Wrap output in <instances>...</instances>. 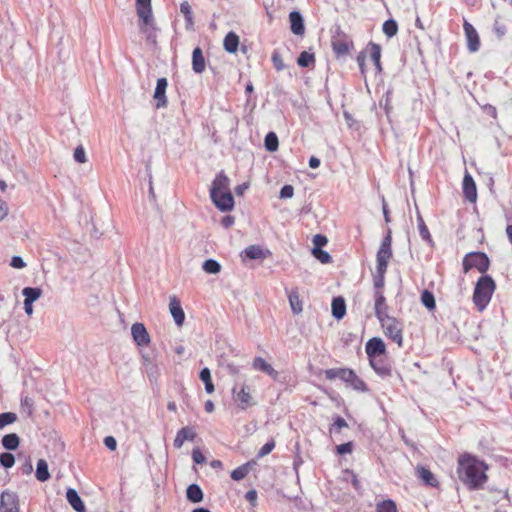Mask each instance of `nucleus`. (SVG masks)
Returning <instances> with one entry per match:
<instances>
[{"mask_svg":"<svg viewBox=\"0 0 512 512\" xmlns=\"http://www.w3.org/2000/svg\"><path fill=\"white\" fill-rule=\"evenodd\" d=\"M192 459L196 464H202L206 461L205 456L199 448H194L192 451Z\"/></svg>","mask_w":512,"mask_h":512,"instance_id":"obj_51","label":"nucleus"},{"mask_svg":"<svg viewBox=\"0 0 512 512\" xmlns=\"http://www.w3.org/2000/svg\"><path fill=\"white\" fill-rule=\"evenodd\" d=\"M464 31L467 39V45L470 52H476L480 48V39L476 29L472 24L465 21L464 22Z\"/></svg>","mask_w":512,"mask_h":512,"instance_id":"obj_9","label":"nucleus"},{"mask_svg":"<svg viewBox=\"0 0 512 512\" xmlns=\"http://www.w3.org/2000/svg\"><path fill=\"white\" fill-rule=\"evenodd\" d=\"M343 368L338 369H328L325 371V376L329 380H334L336 378H340L342 375L340 372H342Z\"/></svg>","mask_w":512,"mask_h":512,"instance_id":"obj_57","label":"nucleus"},{"mask_svg":"<svg viewBox=\"0 0 512 512\" xmlns=\"http://www.w3.org/2000/svg\"><path fill=\"white\" fill-rule=\"evenodd\" d=\"M192 69L197 74L205 70V58L200 47L194 48L192 52Z\"/></svg>","mask_w":512,"mask_h":512,"instance_id":"obj_22","label":"nucleus"},{"mask_svg":"<svg viewBox=\"0 0 512 512\" xmlns=\"http://www.w3.org/2000/svg\"><path fill=\"white\" fill-rule=\"evenodd\" d=\"M11 267L16 269H23L26 267V263L24 262L23 258L20 256H13L10 262Z\"/></svg>","mask_w":512,"mask_h":512,"instance_id":"obj_54","label":"nucleus"},{"mask_svg":"<svg viewBox=\"0 0 512 512\" xmlns=\"http://www.w3.org/2000/svg\"><path fill=\"white\" fill-rule=\"evenodd\" d=\"M290 28L293 34L303 36L305 32L304 19L300 12L292 11L289 14Z\"/></svg>","mask_w":512,"mask_h":512,"instance_id":"obj_16","label":"nucleus"},{"mask_svg":"<svg viewBox=\"0 0 512 512\" xmlns=\"http://www.w3.org/2000/svg\"><path fill=\"white\" fill-rule=\"evenodd\" d=\"M142 359H143V365L146 369V371L150 374V373H153V369H154V364L153 362L151 361V359L148 357V356H145L143 355L142 356Z\"/></svg>","mask_w":512,"mask_h":512,"instance_id":"obj_63","label":"nucleus"},{"mask_svg":"<svg viewBox=\"0 0 512 512\" xmlns=\"http://www.w3.org/2000/svg\"><path fill=\"white\" fill-rule=\"evenodd\" d=\"M346 313L345 301L342 297H336L332 300V315L334 318L340 320Z\"/></svg>","mask_w":512,"mask_h":512,"instance_id":"obj_29","label":"nucleus"},{"mask_svg":"<svg viewBox=\"0 0 512 512\" xmlns=\"http://www.w3.org/2000/svg\"><path fill=\"white\" fill-rule=\"evenodd\" d=\"M365 350L369 358L382 357L386 352V346L381 338L373 337L366 343Z\"/></svg>","mask_w":512,"mask_h":512,"instance_id":"obj_7","label":"nucleus"},{"mask_svg":"<svg viewBox=\"0 0 512 512\" xmlns=\"http://www.w3.org/2000/svg\"><path fill=\"white\" fill-rule=\"evenodd\" d=\"M169 310L175 323L178 326H181L185 320V313L182 309L179 299L176 296L170 297Z\"/></svg>","mask_w":512,"mask_h":512,"instance_id":"obj_14","label":"nucleus"},{"mask_svg":"<svg viewBox=\"0 0 512 512\" xmlns=\"http://www.w3.org/2000/svg\"><path fill=\"white\" fill-rule=\"evenodd\" d=\"M196 437V432L190 426H185L181 428L174 439L173 445L175 448L179 449L183 446L185 441H193Z\"/></svg>","mask_w":512,"mask_h":512,"instance_id":"obj_15","label":"nucleus"},{"mask_svg":"<svg viewBox=\"0 0 512 512\" xmlns=\"http://www.w3.org/2000/svg\"><path fill=\"white\" fill-rule=\"evenodd\" d=\"M345 427H348V424L347 422L345 421V419L341 418V417H337L336 420L334 421V424H333V428L337 431V432H340V430L342 428H345Z\"/></svg>","mask_w":512,"mask_h":512,"instance_id":"obj_60","label":"nucleus"},{"mask_svg":"<svg viewBox=\"0 0 512 512\" xmlns=\"http://www.w3.org/2000/svg\"><path fill=\"white\" fill-rule=\"evenodd\" d=\"M74 160L78 163H85L86 162V153L82 146H78L74 150L73 154Z\"/></svg>","mask_w":512,"mask_h":512,"instance_id":"obj_47","label":"nucleus"},{"mask_svg":"<svg viewBox=\"0 0 512 512\" xmlns=\"http://www.w3.org/2000/svg\"><path fill=\"white\" fill-rule=\"evenodd\" d=\"M374 297H375L374 309H375V315H376L377 319L381 320L384 317L389 316L387 314L388 306L386 304V299L383 295V292L381 290H376L374 292Z\"/></svg>","mask_w":512,"mask_h":512,"instance_id":"obj_17","label":"nucleus"},{"mask_svg":"<svg viewBox=\"0 0 512 512\" xmlns=\"http://www.w3.org/2000/svg\"><path fill=\"white\" fill-rule=\"evenodd\" d=\"M223 45H224V49L228 53H235L238 50V46H239L238 35L234 32H229L224 38Z\"/></svg>","mask_w":512,"mask_h":512,"instance_id":"obj_28","label":"nucleus"},{"mask_svg":"<svg viewBox=\"0 0 512 512\" xmlns=\"http://www.w3.org/2000/svg\"><path fill=\"white\" fill-rule=\"evenodd\" d=\"M352 443L347 442L337 446V452L340 455L348 454L352 452Z\"/></svg>","mask_w":512,"mask_h":512,"instance_id":"obj_58","label":"nucleus"},{"mask_svg":"<svg viewBox=\"0 0 512 512\" xmlns=\"http://www.w3.org/2000/svg\"><path fill=\"white\" fill-rule=\"evenodd\" d=\"M168 86V81L166 78L162 77L157 80L156 88L154 91V99L156 100V107L163 108L167 106V98H166V89Z\"/></svg>","mask_w":512,"mask_h":512,"instance_id":"obj_11","label":"nucleus"},{"mask_svg":"<svg viewBox=\"0 0 512 512\" xmlns=\"http://www.w3.org/2000/svg\"><path fill=\"white\" fill-rule=\"evenodd\" d=\"M370 56H371V59H372L374 65L380 71L381 70V64H380L381 48L378 44H375V43L370 44Z\"/></svg>","mask_w":512,"mask_h":512,"instance_id":"obj_39","label":"nucleus"},{"mask_svg":"<svg viewBox=\"0 0 512 512\" xmlns=\"http://www.w3.org/2000/svg\"><path fill=\"white\" fill-rule=\"evenodd\" d=\"M489 267V259L484 253L473 252L465 256L463 260V268L465 272L472 268H476L479 272L484 273Z\"/></svg>","mask_w":512,"mask_h":512,"instance_id":"obj_5","label":"nucleus"},{"mask_svg":"<svg viewBox=\"0 0 512 512\" xmlns=\"http://www.w3.org/2000/svg\"><path fill=\"white\" fill-rule=\"evenodd\" d=\"M273 66L277 71H281L285 68V64L281 55L278 52H274L272 55Z\"/></svg>","mask_w":512,"mask_h":512,"instance_id":"obj_48","label":"nucleus"},{"mask_svg":"<svg viewBox=\"0 0 512 512\" xmlns=\"http://www.w3.org/2000/svg\"><path fill=\"white\" fill-rule=\"evenodd\" d=\"M35 476L40 482H45L50 478L48 464L44 459L38 460Z\"/></svg>","mask_w":512,"mask_h":512,"instance_id":"obj_30","label":"nucleus"},{"mask_svg":"<svg viewBox=\"0 0 512 512\" xmlns=\"http://www.w3.org/2000/svg\"><path fill=\"white\" fill-rule=\"evenodd\" d=\"M20 444V438L16 433L6 434L2 438V445L6 450H16Z\"/></svg>","mask_w":512,"mask_h":512,"instance_id":"obj_31","label":"nucleus"},{"mask_svg":"<svg viewBox=\"0 0 512 512\" xmlns=\"http://www.w3.org/2000/svg\"><path fill=\"white\" fill-rule=\"evenodd\" d=\"M180 12L183 14V16L185 18L186 30H193L194 29V18H193L192 7L187 1H183L180 4Z\"/></svg>","mask_w":512,"mask_h":512,"instance_id":"obj_24","label":"nucleus"},{"mask_svg":"<svg viewBox=\"0 0 512 512\" xmlns=\"http://www.w3.org/2000/svg\"><path fill=\"white\" fill-rule=\"evenodd\" d=\"M137 16L139 18V30L150 43H156V27L152 12L151 0H136Z\"/></svg>","mask_w":512,"mask_h":512,"instance_id":"obj_2","label":"nucleus"},{"mask_svg":"<svg viewBox=\"0 0 512 512\" xmlns=\"http://www.w3.org/2000/svg\"><path fill=\"white\" fill-rule=\"evenodd\" d=\"M245 498L246 500L252 505V506H255L256 505V489H250L246 495H245Z\"/></svg>","mask_w":512,"mask_h":512,"instance_id":"obj_64","label":"nucleus"},{"mask_svg":"<svg viewBox=\"0 0 512 512\" xmlns=\"http://www.w3.org/2000/svg\"><path fill=\"white\" fill-rule=\"evenodd\" d=\"M1 512H20L19 499L16 493L5 490L0 496Z\"/></svg>","mask_w":512,"mask_h":512,"instance_id":"obj_6","label":"nucleus"},{"mask_svg":"<svg viewBox=\"0 0 512 512\" xmlns=\"http://www.w3.org/2000/svg\"><path fill=\"white\" fill-rule=\"evenodd\" d=\"M397 31H398V25H397L396 21H394L393 19H389L384 22L383 32L387 37L391 38V37L395 36L397 34Z\"/></svg>","mask_w":512,"mask_h":512,"instance_id":"obj_40","label":"nucleus"},{"mask_svg":"<svg viewBox=\"0 0 512 512\" xmlns=\"http://www.w3.org/2000/svg\"><path fill=\"white\" fill-rule=\"evenodd\" d=\"M379 322L381 323L385 336L401 347L403 344L402 323L392 316L384 317L379 320Z\"/></svg>","mask_w":512,"mask_h":512,"instance_id":"obj_4","label":"nucleus"},{"mask_svg":"<svg viewBox=\"0 0 512 512\" xmlns=\"http://www.w3.org/2000/svg\"><path fill=\"white\" fill-rule=\"evenodd\" d=\"M255 466H256V460L251 459L248 462H246V463L240 465L239 467H237L236 469H234L231 472L230 477L234 481H241L254 469Z\"/></svg>","mask_w":512,"mask_h":512,"instance_id":"obj_18","label":"nucleus"},{"mask_svg":"<svg viewBox=\"0 0 512 512\" xmlns=\"http://www.w3.org/2000/svg\"><path fill=\"white\" fill-rule=\"evenodd\" d=\"M104 444L111 451H114L117 447V441L113 436H106L104 438Z\"/></svg>","mask_w":512,"mask_h":512,"instance_id":"obj_59","label":"nucleus"},{"mask_svg":"<svg viewBox=\"0 0 512 512\" xmlns=\"http://www.w3.org/2000/svg\"><path fill=\"white\" fill-rule=\"evenodd\" d=\"M233 400L238 407H240L241 409H246L248 406L251 405L252 397L248 392H246L244 386H235L233 388Z\"/></svg>","mask_w":512,"mask_h":512,"instance_id":"obj_13","label":"nucleus"},{"mask_svg":"<svg viewBox=\"0 0 512 512\" xmlns=\"http://www.w3.org/2000/svg\"><path fill=\"white\" fill-rule=\"evenodd\" d=\"M294 194V188L291 185H284L280 190V198L288 199L292 198Z\"/></svg>","mask_w":512,"mask_h":512,"instance_id":"obj_50","label":"nucleus"},{"mask_svg":"<svg viewBox=\"0 0 512 512\" xmlns=\"http://www.w3.org/2000/svg\"><path fill=\"white\" fill-rule=\"evenodd\" d=\"M66 499L75 511L86 512V507H85L82 499L80 498L78 492L75 489H73V488L67 489Z\"/></svg>","mask_w":512,"mask_h":512,"instance_id":"obj_20","label":"nucleus"},{"mask_svg":"<svg viewBox=\"0 0 512 512\" xmlns=\"http://www.w3.org/2000/svg\"><path fill=\"white\" fill-rule=\"evenodd\" d=\"M487 466L475 457L465 455L459 459V478L471 489L482 486L487 480Z\"/></svg>","mask_w":512,"mask_h":512,"instance_id":"obj_1","label":"nucleus"},{"mask_svg":"<svg viewBox=\"0 0 512 512\" xmlns=\"http://www.w3.org/2000/svg\"><path fill=\"white\" fill-rule=\"evenodd\" d=\"M392 255V249L379 248L376 255V270L379 272H386L389 260L392 258Z\"/></svg>","mask_w":512,"mask_h":512,"instance_id":"obj_19","label":"nucleus"},{"mask_svg":"<svg viewBox=\"0 0 512 512\" xmlns=\"http://www.w3.org/2000/svg\"><path fill=\"white\" fill-rule=\"evenodd\" d=\"M230 181L229 178L223 173H219L214 179L211 189L210 196H217L219 193H230Z\"/></svg>","mask_w":512,"mask_h":512,"instance_id":"obj_8","label":"nucleus"},{"mask_svg":"<svg viewBox=\"0 0 512 512\" xmlns=\"http://www.w3.org/2000/svg\"><path fill=\"white\" fill-rule=\"evenodd\" d=\"M22 295L24 296V301L34 303L41 297L42 289L39 287H25L22 290Z\"/></svg>","mask_w":512,"mask_h":512,"instance_id":"obj_32","label":"nucleus"},{"mask_svg":"<svg viewBox=\"0 0 512 512\" xmlns=\"http://www.w3.org/2000/svg\"><path fill=\"white\" fill-rule=\"evenodd\" d=\"M463 192L470 202H475L477 198L476 185L469 173H466L463 179Z\"/></svg>","mask_w":512,"mask_h":512,"instance_id":"obj_21","label":"nucleus"},{"mask_svg":"<svg viewBox=\"0 0 512 512\" xmlns=\"http://www.w3.org/2000/svg\"><path fill=\"white\" fill-rule=\"evenodd\" d=\"M376 512H397V507L395 502L389 499L378 503Z\"/></svg>","mask_w":512,"mask_h":512,"instance_id":"obj_41","label":"nucleus"},{"mask_svg":"<svg viewBox=\"0 0 512 512\" xmlns=\"http://www.w3.org/2000/svg\"><path fill=\"white\" fill-rule=\"evenodd\" d=\"M242 264L246 268L253 269L254 261L256 260V245L248 246L244 251L240 253Z\"/></svg>","mask_w":512,"mask_h":512,"instance_id":"obj_23","label":"nucleus"},{"mask_svg":"<svg viewBox=\"0 0 512 512\" xmlns=\"http://www.w3.org/2000/svg\"><path fill=\"white\" fill-rule=\"evenodd\" d=\"M333 50L337 55H344L349 51V45L343 41L333 42Z\"/></svg>","mask_w":512,"mask_h":512,"instance_id":"obj_46","label":"nucleus"},{"mask_svg":"<svg viewBox=\"0 0 512 512\" xmlns=\"http://www.w3.org/2000/svg\"><path fill=\"white\" fill-rule=\"evenodd\" d=\"M264 146L269 152H274L279 147L278 137L274 132H269L264 141Z\"/></svg>","mask_w":512,"mask_h":512,"instance_id":"obj_36","label":"nucleus"},{"mask_svg":"<svg viewBox=\"0 0 512 512\" xmlns=\"http://www.w3.org/2000/svg\"><path fill=\"white\" fill-rule=\"evenodd\" d=\"M312 254L317 260H319L323 264H328L332 261L330 254L322 249L313 248Z\"/></svg>","mask_w":512,"mask_h":512,"instance_id":"obj_43","label":"nucleus"},{"mask_svg":"<svg viewBox=\"0 0 512 512\" xmlns=\"http://www.w3.org/2000/svg\"><path fill=\"white\" fill-rule=\"evenodd\" d=\"M315 62V56L313 53H309L307 51H303L300 53L298 59H297V64L300 66V67H309L310 65L314 64Z\"/></svg>","mask_w":512,"mask_h":512,"instance_id":"obj_37","label":"nucleus"},{"mask_svg":"<svg viewBox=\"0 0 512 512\" xmlns=\"http://www.w3.org/2000/svg\"><path fill=\"white\" fill-rule=\"evenodd\" d=\"M186 497L192 503H199L203 500V491L198 484H190L186 490Z\"/></svg>","mask_w":512,"mask_h":512,"instance_id":"obj_26","label":"nucleus"},{"mask_svg":"<svg viewBox=\"0 0 512 512\" xmlns=\"http://www.w3.org/2000/svg\"><path fill=\"white\" fill-rule=\"evenodd\" d=\"M289 303L294 314H300L303 310L302 301L299 298V294L296 290H293L288 295Z\"/></svg>","mask_w":512,"mask_h":512,"instance_id":"obj_34","label":"nucleus"},{"mask_svg":"<svg viewBox=\"0 0 512 512\" xmlns=\"http://www.w3.org/2000/svg\"><path fill=\"white\" fill-rule=\"evenodd\" d=\"M421 301H422V304L426 308H428V309L435 308V298L431 292L425 290L421 295Z\"/></svg>","mask_w":512,"mask_h":512,"instance_id":"obj_44","label":"nucleus"},{"mask_svg":"<svg viewBox=\"0 0 512 512\" xmlns=\"http://www.w3.org/2000/svg\"><path fill=\"white\" fill-rule=\"evenodd\" d=\"M340 373L342 375L340 376L339 379H341L342 381H344L346 383H349L350 381H352V379L355 376L354 371L351 369H347V368H343L342 372H340Z\"/></svg>","mask_w":512,"mask_h":512,"instance_id":"obj_53","label":"nucleus"},{"mask_svg":"<svg viewBox=\"0 0 512 512\" xmlns=\"http://www.w3.org/2000/svg\"><path fill=\"white\" fill-rule=\"evenodd\" d=\"M202 268L208 274H217L221 270V265L214 259H207L204 261Z\"/></svg>","mask_w":512,"mask_h":512,"instance_id":"obj_38","label":"nucleus"},{"mask_svg":"<svg viewBox=\"0 0 512 512\" xmlns=\"http://www.w3.org/2000/svg\"><path fill=\"white\" fill-rule=\"evenodd\" d=\"M15 463V457L9 452L0 454V464L4 468H11Z\"/></svg>","mask_w":512,"mask_h":512,"instance_id":"obj_45","label":"nucleus"},{"mask_svg":"<svg viewBox=\"0 0 512 512\" xmlns=\"http://www.w3.org/2000/svg\"><path fill=\"white\" fill-rule=\"evenodd\" d=\"M349 384L355 389V390H365V383L355 374L352 381L349 382Z\"/></svg>","mask_w":512,"mask_h":512,"instance_id":"obj_56","label":"nucleus"},{"mask_svg":"<svg viewBox=\"0 0 512 512\" xmlns=\"http://www.w3.org/2000/svg\"><path fill=\"white\" fill-rule=\"evenodd\" d=\"M17 420V414L13 412H4L0 414V430L5 426L14 423Z\"/></svg>","mask_w":512,"mask_h":512,"instance_id":"obj_42","label":"nucleus"},{"mask_svg":"<svg viewBox=\"0 0 512 512\" xmlns=\"http://www.w3.org/2000/svg\"><path fill=\"white\" fill-rule=\"evenodd\" d=\"M215 206L223 211H230L234 206L232 193H219L217 196H210Z\"/></svg>","mask_w":512,"mask_h":512,"instance_id":"obj_12","label":"nucleus"},{"mask_svg":"<svg viewBox=\"0 0 512 512\" xmlns=\"http://www.w3.org/2000/svg\"><path fill=\"white\" fill-rule=\"evenodd\" d=\"M370 364L372 368L375 370V372L381 376H388L390 375L391 368L389 365L384 363L383 359L381 357H375V358H369Z\"/></svg>","mask_w":512,"mask_h":512,"instance_id":"obj_25","label":"nucleus"},{"mask_svg":"<svg viewBox=\"0 0 512 512\" xmlns=\"http://www.w3.org/2000/svg\"><path fill=\"white\" fill-rule=\"evenodd\" d=\"M314 248L321 249L322 246L327 244V238L324 235L317 234L313 237Z\"/></svg>","mask_w":512,"mask_h":512,"instance_id":"obj_52","label":"nucleus"},{"mask_svg":"<svg viewBox=\"0 0 512 512\" xmlns=\"http://www.w3.org/2000/svg\"><path fill=\"white\" fill-rule=\"evenodd\" d=\"M391 245H392V236H391V230L389 229L387 235L382 240L380 248L392 249Z\"/></svg>","mask_w":512,"mask_h":512,"instance_id":"obj_61","label":"nucleus"},{"mask_svg":"<svg viewBox=\"0 0 512 512\" xmlns=\"http://www.w3.org/2000/svg\"><path fill=\"white\" fill-rule=\"evenodd\" d=\"M386 272H379L377 271V275L374 279V287L376 290H381V288L384 286V275Z\"/></svg>","mask_w":512,"mask_h":512,"instance_id":"obj_55","label":"nucleus"},{"mask_svg":"<svg viewBox=\"0 0 512 512\" xmlns=\"http://www.w3.org/2000/svg\"><path fill=\"white\" fill-rule=\"evenodd\" d=\"M495 290V282L490 276L481 277L475 286L473 294V302L482 311L490 302L492 294Z\"/></svg>","mask_w":512,"mask_h":512,"instance_id":"obj_3","label":"nucleus"},{"mask_svg":"<svg viewBox=\"0 0 512 512\" xmlns=\"http://www.w3.org/2000/svg\"><path fill=\"white\" fill-rule=\"evenodd\" d=\"M275 447V441L270 440L265 445L261 447V449L258 451V457H263L268 455Z\"/></svg>","mask_w":512,"mask_h":512,"instance_id":"obj_49","label":"nucleus"},{"mask_svg":"<svg viewBox=\"0 0 512 512\" xmlns=\"http://www.w3.org/2000/svg\"><path fill=\"white\" fill-rule=\"evenodd\" d=\"M131 334L133 340L138 346H144L149 344L150 342L149 333L147 332V329L142 323H134L131 327Z\"/></svg>","mask_w":512,"mask_h":512,"instance_id":"obj_10","label":"nucleus"},{"mask_svg":"<svg viewBox=\"0 0 512 512\" xmlns=\"http://www.w3.org/2000/svg\"><path fill=\"white\" fill-rule=\"evenodd\" d=\"M417 222H418L419 234L422 237V239L427 241L428 243L432 244L433 240H432L431 234L428 230V227L426 226V224L424 222L423 217L421 216V214L419 212L417 214Z\"/></svg>","mask_w":512,"mask_h":512,"instance_id":"obj_35","label":"nucleus"},{"mask_svg":"<svg viewBox=\"0 0 512 512\" xmlns=\"http://www.w3.org/2000/svg\"><path fill=\"white\" fill-rule=\"evenodd\" d=\"M417 475L425 484L431 487H436L438 485V481L434 474L423 466L417 467Z\"/></svg>","mask_w":512,"mask_h":512,"instance_id":"obj_27","label":"nucleus"},{"mask_svg":"<svg viewBox=\"0 0 512 512\" xmlns=\"http://www.w3.org/2000/svg\"><path fill=\"white\" fill-rule=\"evenodd\" d=\"M258 370L268 375L273 380H278L279 372L276 371L269 363L264 359L258 357Z\"/></svg>","mask_w":512,"mask_h":512,"instance_id":"obj_33","label":"nucleus"},{"mask_svg":"<svg viewBox=\"0 0 512 512\" xmlns=\"http://www.w3.org/2000/svg\"><path fill=\"white\" fill-rule=\"evenodd\" d=\"M199 377L204 383L211 381V372L209 368L205 367L200 371Z\"/></svg>","mask_w":512,"mask_h":512,"instance_id":"obj_62","label":"nucleus"}]
</instances>
